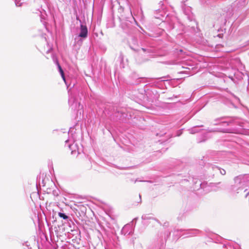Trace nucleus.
I'll list each match as a JSON object with an SVG mask.
<instances>
[{
	"instance_id": "16",
	"label": "nucleus",
	"mask_w": 249,
	"mask_h": 249,
	"mask_svg": "<svg viewBox=\"0 0 249 249\" xmlns=\"http://www.w3.org/2000/svg\"><path fill=\"white\" fill-rule=\"evenodd\" d=\"M128 226H125L124 228H123V230H125L126 229H127L128 228Z\"/></svg>"
},
{
	"instance_id": "10",
	"label": "nucleus",
	"mask_w": 249,
	"mask_h": 249,
	"mask_svg": "<svg viewBox=\"0 0 249 249\" xmlns=\"http://www.w3.org/2000/svg\"><path fill=\"white\" fill-rule=\"evenodd\" d=\"M69 104L71 106H73L74 104V99L72 97H70L69 99Z\"/></svg>"
},
{
	"instance_id": "20",
	"label": "nucleus",
	"mask_w": 249,
	"mask_h": 249,
	"mask_svg": "<svg viewBox=\"0 0 249 249\" xmlns=\"http://www.w3.org/2000/svg\"><path fill=\"white\" fill-rule=\"evenodd\" d=\"M31 249V248H29L28 246H27V249Z\"/></svg>"
},
{
	"instance_id": "22",
	"label": "nucleus",
	"mask_w": 249,
	"mask_h": 249,
	"mask_svg": "<svg viewBox=\"0 0 249 249\" xmlns=\"http://www.w3.org/2000/svg\"><path fill=\"white\" fill-rule=\"evenodd\" d=\"M249 194V192L247 193V194H246V196L247 197V196H248Z\"/></svg>"
},
{
	"instance_id": "23",
	"label": "nucleus",
	"mask_w": 249,
	"mask_h": 249,
	"mask_svg": "<svg viewBox=\"0 0 249 249\" xmlns=\"http://www.w3.org/2000/svg\"><path fill=\"white\" fill-rule=\"evenodd\" d=\"M164 244V241L163 240H162V244L163 245Z\"/></svg>"
},
{
	"instance_id": "1",
	"label": "nucleus",
	"mask_w": 249,
	"mask_h": 249,
	"mask_svg": "<svg viewBox=\"0 0 249 249\" xmlns=\"http://www.w3.org/2000/svg\"><path fill=\"white\" fill-rule=\"evenodd\" d=\"M234 184L231 188V191L232 193H238L240 190L243 189L244 185V178L242 176H237L234 179Z\"/></svg>"
},
{
	"instance_id": "2",
	"label": "nucleus",
	"mask_w": 249,
	"mask_h": 249,
	"mask_svg": "<svg viewBox=\"0 0 249 249\" xmlns=\"http://www.w3.org/2000/svg\"><path fill=\"white\" fill-rule=\"evenodd\" d=\"M88 29L86 25L81 24L80 25V32L79 34V36L85 38L88 36Z\"/></svg>"
},
{
	"instance_id": "15",
	"label": "nucleus",
	"mask_w": 249,
	"mask_h": 249,
	"mask_svg": "<svg viewBox=\"0 0 249 249\" xmlns=\"http://www.w3.org/2000/svg\"><path fill=\"white\" fill-rule=\"evenodd\" d=\"M63 80H64V81L65 82V83L66 84V79H65V75L64 74H63V75H61Z\"/></svg>"
},
{
	"instance_id": "13",
	"label": "nucleus",
	"mask_w": 249,
	"mask_h": 249,
	"mask_svg": "<svg viewBox=\"0 0 249 249\" xmlns=\"http://www.w3.org/2000/svg\"><path fill=\"white\" fill-rule=\"evenodd\" d=\"M15 0V4L17 6H20L21 5V3L19 2V1H18V0Z\"/></svg>"
},
{
	"instance_id": "12",
	"label": "nucleus",
	"mask_w": 249,
	"mask_h": 249,
	"mask_svg": "<svg viewBox=\"0 0 249 249\" xmlns=\"http://www.w3.org/2000/svg\"><path fill=\"white\" fill-rule=\"evenodd\" d=\"M73 144H68V147L69 148V149H70V150H72V151H71V153H73V149H72V147H73Z\"/></svg>"
},
{
	"instance_id": "17",
	"label": "nucleus",
	"mask_w": 249,
	"mask_h": 249,
	"mask_svg": "<svg viewBox=\"0 0 249 249\" xmlns=\"http://www.w3.org/2000/svg\"><path fill=\"white\" fill-rule=\"evenodd\" d=\"M70 140H67L65 141V142H66V145L69 142Z\"/></svg>"
},
{
	"instance_id": "7",
	"label": "nucleus",
	"mask_w": 249,
	"mask_h": 249,
	"mask_svg": "<svg viewBox=\"0 0 249 249\" xmlns=\"http://www.w3.org/2000/svg\"><path fill=\"white\" fill-rule=\"evenodd\" d=\"M198 126H195L189 130L190 133L191 134H195L198 132L197 130Z\"/></svg>"
},
{
	"instance_id": "19",
	"label": "nucleus",
	"mask_w": 249,
	"mask_h": 249,
	"mask_svg": "<svg viewBox=\"0 0 249 249\" xmlns=\"http://www.w3.org/2000/svg\"><path fill=\"white\" fill-rule=\"evenodd\" d=\"M112 249H120L119 248L114 247V248H112Z\"/></svg>"
},
{
	"instance_id": "11",
	"label": "nucleus",
	"mask_w": 249,
	"mask_h": 249,
	"mask_svg": "<svg viewBox=\"0 0 249 249\" xmlns=\"http://www.w3.org/2000/svg\"><path fill=\"white\" fill-rule=\"evenodd\" d=\"M231 123H232V122L231 121L222 122V124H223L224 125H229Z\"/></svg>"
},
{
	"instance_id": "14",
	"label": "nucleus",
	"mask_w": 249,
	"mask_h": 249,
	"mask_svg": "<svg viewBox=\"0 0 249 249\" xmlns=\"http://www.w3.org/2000/svg\"><path fill=\"white\" fill-rule=\"evenodd\" d=\"M150 217H148L146 215H143L142 217V219L146 220L149 219Z\"/></svg>"
},
{
	"instance_id": "21",
	"label": "nucleus",
	"mask_w": 249,
	"mask_h": 249,
	"mask_svg": "<svg viewBox=\"0 0 249 249\" xmlns=\"http://www.w3.org/2000/svg\"><path fill=\"white\" fill-rule=\"evenodd\" d=\"M222 131L224 132H227V130H225V129L223 131Z\"/></svg>"
},
{
	"instance_id": "18",
	"label": "nucleus",
	"mask_w": 249,
	"mask_h": 249,
	"mask_svg": "<svg viewBox=\"0 0 249 249\" xmlns=\"http://www.w3.org/2000/svg\"><path fill=\"white\" fill-rule=\"evenodd\" d=\"M187 0H181V2L184 3L185 1H187Z\"/></svg>"
},
{
	"instance_id": "3",
	"label": "nucleus",
	"mask_w": 249,
	"mask_h": 249,
	"mask_svg": "<svg viewBox=\"0 0 249 249\" xmlns=\"http://www.w3.org/2000/svg\"><path fill=\"white\" fill-rule=\"evenodd\" d=\"M199 232V231L197 230H189L187 233V235L186 237L193 236L195 235L198 234Z\"/></svg>"
},
{
	"instance_id": "9",
	"label": "nucleus",
	"mask_w": 249,
	"mask_h": 249,
	"mask_svg": "<svg viewBox=\"0 0 249 249\" xmlns=\"http://www.w3.org/2000/svg\"><path fill=\"white\" fill-rule=\"evenodd\" d=\"M182 9H183V10L184 11V13L186 15H189L190 14V13L191 12V11H190L191 8L190 7H187V10H186L185 8H184V7L183 6Z\"/></svg>"
},
{
	"instance_id": "5",
	"label": "nucleus",
	"mask_w": 249,
	"mask_h": 249,
	"mask_svg": "<svg viewBox=\"0 0 249 249\" xmlns=\"http://www.w3.org/2000/svg\"><path fill=\"white\" fill-rule=\"evenodd\" d=\"M53 61H54V63L57 65L59 72H60L61 75L64 74V71H63L61 66L59 64V62H58L57 59H55V58H53Z\"/></svg>"
},
{
	"instance_id": "4",
	"label": "nucleus",
	"mask_w": 249,
	"mask_h": 249,
	"mask_svg": "<svg viewBox=\"0 0 249 249\" xmlns=\"http://www.w3.org/2000/svg\"><path fill=\"white\" fill-rule=\"evenodd\" d=\"M53 61H54V63L57 65L59 72H60L61 75L64 74V71H63L61 66L59 64V62H58L57 59H55V58H53Z\"/></svg>"
},
{
	"instance_id": "6",
	"label": "nucleus",
	"mask_w": 249,
	"mask_h": 249,
	"mask_svg": "<svg viewBox=\"0 0 249 249\" xmlns=\"http://www.w3.org/2000/svg\"><path fill=\"white\" fill-rule=\"evenodd\" d=\"M213 170H217L218 171H219L220 174L222 175H224L226 174V171L224 170V169H221L219 167H215L213 168Z\"/></svg>"
},
{
	"instance_id": "8",
	"label": "nucleus",
	"mask_w": 249,
	"mask_h": 249,
	"mask_svg": "<svg viewBox=\"0 0 249 249\" xmlns=\"http://www.w3.org/2000/svg\"><path fill=\"white\" fill-rule=\"evenodd\" d=\"M59 217L62 218L63 219H68L69 218V216L66 215L65 213H58Z\"/></svg>"
}]
</instances>
